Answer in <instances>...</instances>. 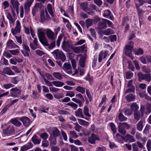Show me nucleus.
Returning <instances> with one entry per match:
<instances>
[{"label": "nucleus", "mask_w": 151, "mask_h": 151, "mask_svg": "<svg viewBox=\"0 0 151 151\" xmlns=\"http://www.w3.org/2000/svg\"><path fill=\"white\" fill-rule=\"evenodd\" d=\"M45 30L43 28L38 29V38L41 43L45 46H47L49 49H52L55 46V40L51 41L50 45L48 43L45 36Z\"/></svg>", "instance_id": "nucleus-1"}, {"label": "nucleus", "mask_w": 151, "mask_h": 151, "mask_svg": "<svg viewBox=\"0 0 151 151\" xmlns=\"http://www.w3.org/2000/svg\"><path fill=\"white\" fill-rule=\"evenodd\" d=\"M52 53L55 56L56 60L60 59L63 62L65 61V55L63 52L60 51L58 49L54 50Z\"/></svg>", "instance_id": "nucleus-2"}, {"label": "nucleus", "mask_w": 151, "mask_h": 151, "mask_svg": "<svg viewBox=\"0 0 151 151\" xmlns=\"http://www.w3.org/2000/svg\"><path fill=\"white\" fill-rule=\"evenodd\" d=\"M80 6L81 9L83 10L84 12H87L88 14L93 15L95 14L94 11L92 9L89 10V8L88 7V3L87 2H84L80 3Z\"/></svg>", "instance_id": "nucleus-3"}, {"label": "nucleus", "mask_w": 151, "mask_h": 151, "mask_svg": "<svg viewBox=\"0 0 151 151\" xmlns=\"http://www.w3.org/2000/svg\"><path fill=\"white\" fill-rule=\"evenodd\" d=\"M14 127L10 125L3 130L2 133L4 135H10L15 133Z\"/></svg>", "instance_id": "nucleus-4"}, {"label": "nucleus", "mask_w": 151, "mask_h": 151, "mask_svg": "<svg viewBox=\"0 0 151 151\" xmlns=\"http://www.w3.org/2000/svg\"><path fill=\"white\" fill-rule=\"evenodd\" d=\"M10 2L12 6H10L11 11L13 16H15L16 14L14 12L15 9L19 8V3L18 0H10Z\"/></svg>", "instance_id": "nucleus-5"}, {"label": "nucleus", "mask_w": 151, "mask_h": 151, "mask_svg": "<svg viewBox=\"0 0 151 151\" xmlns=\"http://www.w3.org/2000/svg\"><path fill=\"white\" fill-rule=\"evenodd\" d=\"M71 50L76 53H79L82 52H86L87 51V49L85 45L82 46L78 47H74L72 46Z\"/></svg>", "instance_id": "nucleus-6"}, {"label": "nucleus", "mask_w": 151, "mask_h": 151, "mask_svg": "<svg viewBox=\"0 0 151 151\" xmlns=\"http://www.w3.org/2000/svg\"><path fill=\"white\" fill-rule=\"evenodd\" d=\"M21 24L19 21L17 20L16 22V25L14 28L11 29V32L14 35H16L18 33H20L21 32Z\"/></svg>", "instance_id": "nucleus-7"}, {"label": "nucleus", "mask_w": 151, "mask_h": 151, "mask_svg": "<svg viewBox=\"0 0 151 151\" xmlns=\"http://www.w3.org/2000/svg\"><path fill=\"white\" fill-rule=\"evenodd\" d=\"M134 44L133 42L130 41L129 42V45L126 46L125 53L126 55H130L132 54Z\"/></svg>", "instance_id": "nucleus-8"}, {"label": "nucleus", "mask_w": 151, "mask_h": 151, "mask_svg": "<svg viewBox=\"0 0 151 151\" xmlns=\"http://www.w3.org/2000/svg\"><path fill=\"white\" fill-rule=\"evenodd\" d=\"M72 46L71 44H70L68 42L65 41H64L62 42V48L66 52H69L70 51V49H71Z\"/></svg>", "instance_id": "nucleus-9"}, {"label": "nucleus", "mask_w": 151, "mask_h": 151, "mask_svg": "<svg viewBox=\"0 0 151 151\" xmlns=\"http://www.w3.org/2000/svg\"><path fill=\"white\" fill-rule=\"evenodd\" d=\"M96 140L100 141V139L97 136L94 134H92L91 137L88 138V142L91 144H95Z\"/></svg>", "instance_id": "nucleus-10"}, {"label": "nucleus", "mask_w": 151, "mask_h": 151, "mask_svg": "<svg viewBox=\"0 0 151 151\" xmlns=\"http://www.w3.org/2000/svg\"><path fill=\"white\" fill-rule=\"evenodd\" d=\"M23 49L25 50L24 52L23 50H21L22 53L24 55L25 57L28 56L29 55V53L30 52V49L27 45H26L25 43H23L22 45Z\"/></svg>", "instance_id": "nucleus-11"}, {"label": "nucleus", "mask_w": 151, "mask_h": 151, "mask_svg": "<svg viewBox=\"0 0 151 151\" xmlns=\"http://www.w3.org/2000/svg\"><path fill=\"white\" fill-rule=\"evenodd\" d=\"M122 139L125 142H134L135 140L133 136L129 134H127L124 137L122 136Z\"/></svg>", "instance_id": "nucleus-12"}, {"label": "nucleus", "mask_w": 151, "mask_h": 151, "mask_svg": "<svg viewBox=\"0 0 151 151\" xmlns=\"http://www.w3.org/2000/svg\"><path fill=\"white\" fill-rule=\"evenodd\" d=\"M46 34L48 38L50 40H54L56 37L54 33L50 29H48L46 31Z\"/></svg>", "instance_id": "nucleus-13"}, {"label": "nucleus", "mask_w": 151, "mask_h": 151, "mask_svg": "<svg viewBox=\"0 0 151 151\" xmlns=\"http://www.w3.org/2000/svg\"><path fill=\"white\" fill-rule=\"evenodd\" d=\"M140 109L142 111V115L141 116V115L140 112L138 111L134 112V119H135V120H137V121H139L140 118L141 117L142 118L143 116V112L142 110L143 111H144V107L141 106Z\"/></svg>", "instance_id": "nucleus-14"}, {"label": "nucleus", "mask_w": 151, "mask_h": 151, "mask_svg": "<svg viewBox=\"0 0 151 151\" xmlns=\"http://www.w3.org/2000/svg\"><path fill=\"white\" fill-rule=\"evenodd\" d=\"M18 119L21 121L24 126L25 127H28L29 125V119L27 117H22L19 118Z\"/></svg>", "instance_id": "nucleus-15"}, {"label": "nucleus", "mask_w": 151, "mask_h": 151, "mask_svg": "<svg viewBox=\"0 0 151 151\" xmlns=\"http://www.w3.org/2000/svg\"><path fill=\"white\" fill-rule=\"evenodd\" d=\"M6 46L9 48H15L19 47V46L13 42V41L11 40H9L6 43Z\"/></svg>", "instance_id": "nucleus-16"}, {"label": "nucleus", "mask_w": 151, "mask_h": 151, "mask_svg": "<svg viewBox=\"0 0 151 151\" xmlns=\"http://www.w3.org/2000/svg\"><path fill=\"white\" fill-rule=\"evenodd\" d=\"M104 13L103 14V16L106 18H109V19H110L111 20L113 19V17L112 15H111V13L109 9L106 10L104 11Z\"/></svg>", "instance_id": "nucleus-17"}, {"label": "nucleus", "mask_w": 151, "mask_h": 151, "mask_svg": "<svg viewBox=\"0 0 151 151\" xmlns=\"http://www.w3.org/2000/svg\"><path fill=\"white\" fill-rule=\"evenodd\" d=\"M34 0H27L24 4V8L25 12H28Z\"/></svg>", "instance_id": "nucleus-18"}, {"label": "nucleus", "mask_w": 151, "mask_h": 151, "mask_svg": "<svg viewBox=\"0 0 151 151\" xmlns=\"http://www.w3.org/2000/svg\"><path fill=\"white\" fill-rule=\"evenodd\" d=\"M103 22H100L98 24V28L99 30L105 29L107 27V24L105 21L103 20Z\"/></svg>", "instance_id": "nucleus-19"}, {"label": "nucleus", "mask_w": 151, "mask_h": 151, "mask_svg": "<svg viewBox=\"0 0 151 151\" xmlns=\"http://www.w3.org/2000/svg\"><path fill=\"white\" fill-rule=\"evenodd\" d=\"M135 95L133 93H130L126 96V99L128 102L134 101L135 99Z\"/></svg>", "instance_id": "nucleus-20"}, {"label": "nucleus", "mask_w": 151, "mask_h": 151, "mask_svg": "<svg viewBox=\"0 0 151 151\" xmlns=\"http://www.w3.org/2000/svg\"><path fill=\"white\" fill-rule=\"evenodd\" d=\"M3 72L4 73L9 75H14L15 74L14 73L11 69L7 67L3 69Z\"/></svg>", "instance_id": "nucleus-21"}, {"label": "nucleus", "mask_w": 151, "mask_h": 151, "mask_svg": "<svg viewBox=\"0 0 151 151\" xmlns=\"http://www.w3.org/2000/svg\"><path fill=\"white\" fill-rule=\"evenodd\" d=\"M32 146L33 145L31 143L29 142L27 145L22 146L21 148V151H26L32 147Z\"/></svg>", "instance_id": "nucleus-22"}, {"label": "nucleus", "mask_w": 151, "mask_h": 151, "mask_svg": "<svg viewBox=\"0 0 151 151\" xmlns=\"http://www.w3.org/2000/svg\"><path fill=\"white\" fill-rule=\"evenodd\" d=\"M75 115L76 116L82 118H84V116L82 113V110L81 108H79L75 111Z\"/></svg>", "instance_id": "nucleus-23"}, {"label": "nucleus", "mask_w": 151, "mask_h": 151, "mask_svg": "<svg viewBox=\"0 0 151 151\" xmlns=\"http://www.w3.org/2000/svg\"><path fill=\"white\" fill-rule=\"evenodd\" d=\"M108 54L107 53V51H105L104 52H103V51H101L100 53L99 57L98 60L99 62H101L102 59V58L103 55H104V58H105L106 56L108 55Z\"/></svg>", "instance_id": "nucleus-24"}, {"label": "nucleus", "mask_w": 151, "mask_h": 151, "mask_svg": "<svg viewBox=\"0 0 151 151\" xmlns=\"http://www.w3.org/2000/svg\"><path fill=\"white\" fill-rule=\"evenodd\" d=\"M52 131V134L53 136L52 137H56L59 135L60 132L57 127L53 128Z\"/></svg>", "instance_id": "nucleus-25"}, {"label": "nucleus", "mask_w": 151, "mask_h": 151, "mask_svg": "<svg viewBox=\"0 0 151 151\" xmlns=\"http://www.w3.org/2000/svg\"><path fill=\"white\" fill-rule=\"evenodd\" d=\"M84 57H82L79 60L80 66L82 68H84L85 65V62L86 58V55H84Z\"/></svg>", "instance_id": "nucleus-26"}, {"label": "nucleus", "mask_w": 151, "mask_h": 151, "mask_svg": "<svg viewBox=\"0 0 151 151\" xmlns=\"http://www.w3.org/2000/svg\"><path fill=\"white\" fill-rule=\"evenodd\" d=\"M130 109L131 111L134 112L137 111L139 107L136 103H133L131 105Z\"/></svg>", "instance_id": "nucleus-27"}, {"label": "nucleus", "mask_w": 151, "mask_h": 151, "mask_svg": "<svg viewBox=\"0 0 151 151\" xmlns=\"http://www.w3.org/2000/svg\"><path fill=\"white\" fill-rule=\"evenodd\" d=\"M143 121L140 120L136 124L137 129L138 131H141L142 130L143 127Z\"/></svg>", "instance_id": "nucleus-28"}, {"label": "nucleus", "mask_w": 151, "mask_h": 151, "mask_svg": "<svg viewBox=\"0 0 151 151\" xmlns=\"http://www.w3.org/2000/svg\"><path fill=\"white\" fill-rule=\"evenodd\" d=\"M11 122L16 127H19L22 124L21 123L16 119H12L10 120Z\"/></svg>", "instance_id": "nucleus-29"}, {"label": "nucleus", "mask_w": 151, "mask_h": 151, "mask_svg": "<svg viewBox=\"0 0 151 151\" xmlns=\"http://www.w3.org/2000/svg\"><path fill=\"white\" fill-rule=\"evenodd\" d=\"M53 76L58 80H61L63 78L62 74L59 72H54L52 73Z\"/></svg>", "instance_id": "nucleus-30"}, {"label": "nucleus", "mask_w": 151, "mask_h": 151, "mask_svg": "<svg viewBox=\"0 0 151 151\" xmlns=\"http://www.w3.org/2000/svg\"><path fill=\"white\" fill-rule=\"evenodd\" d=\"M49 140L50 142V146L56 145L57 141L55 137H53L51 136L49 139Z\"/></svg>", "instance_id": "nucleus-31"}, {"label": "nucleus", "mask_w": 151, "mask_h": 151, "mask_svg": "<svg viewBox=\"0 0 151 151\" xmlns=\"http://www.w3.org/2000/svg\"><path fill=\"white\" fill-rule=\"evenodd\" d=\"M52 83L54 86L57 87H61L64 85L63 83L60 81H53Z\"/></svg>", "instance_id": "nucleus-32"}, {"label": "nucleus", "mask_w": 151, "mask_h": 151, "mask_svg": "<svg viewBox=\"0 0 151 151\" xmlns=\"http://www.w3.org/2000/svg\"><path fill=\"white\" fill-rule=\"evenodd\" d=\"M7 18L9 20V22L12 24H14L15 21V19L13 18L10 12H8L7 15Z\"/></svg>", "instance_id": "nucleus-33"}, {"label": "nucleus", "mask_w": 151, "mask_h": 151, "mask_svg": "<svg viewBox=\"0 0 151 151\" xmlns=\"http://www.w3.org/2000/svg\"><path fill=\"white\" fill-rule=\"evenodd\" d=\"M33 44L30 43L29 46L32 49L35 50L37 48V39H35L33 40Z\"/></svg>", "instance_id": "nucleus-34"}, {"label": "nucleus", "mask_w": 151, "mask_h": 151, "mask_svg": "<svg viewBox=\"0 0 151 151\" xmlns=\"http://www.w3.org/2000/svg\"><path fill=\"white\" fill-rule=\"evenodd\" d=\"M62 68L65 71H68L71 69V66L70 63H65L64 64Z\"/></svg>", "instance_id": "nucleus-35"}, {"label": "nucleus", "mask_w": 151, "mask_h": 151, "mask_svg": "<svg viewBox=\"0 0 151 151\" xmlns=\"http://www.w3.org/2000/svg\"><path fill=\"white\" fill-rule=\"evenodd\" d=\"M69 141L70 143H74L75 145H82V143L78 139L73 140L72 138H69Z\"/></svg>", "instance_id": "nucleus-36"}, {"label": "nucleus", "mask_w": 151, "mask_h": 151, "mask_svg": "<svg viewBox=\"0 0 151 151\" xmlns=\"http://www.w3.org/2000/svg\"><path fill=\"white\" fill-rule=\"evenodd\" d=\"M118 132L121 134L122 135H125L127 133V131L125 129L122 127V126H119V125L118 126Z\"/></svg>", "instance_id": "nucleus-37"}, {"label": "nucleus", "mask_w": 151, "mask_h": 151, "mask_svg": "<svg viewBox=\"0 0 151 151\" xmlns=\"http://www.w3.org/2000/svg\"><path fill=\"white\" fill-rule=\"evenodd\" d=\"M83 112L86 116L88 117L91 116V115L89 113L88 108L87 106H84L83 108Z\"/></svg>", "instance_id": "nucleus-38"}, {"label": "nucleus", "mask_w": 151, "mask_h": 151, "mask_svg": "<svg viewBox=\"0 0 151 151\" xmlns=\"http://www.w3.org/2000/svg\"><path fill=\"white\" fill-rule=\"evenodd\" d=\"M69 138L76 139L78 137V136L74 131H70L69 132Z\"/></svg>", "instance_id": "nucleus-39"}, {"label": "nucleus", "mask_w": 151, "mask_h": 151, "mask_svg": "<svg viewBox=\"0 0 151 151\" xmlns=\"http://www.w3.org/2000/svg\"><path fill=\"white\" fill-rule=\"evenodd\" d=\"M40 16V22L42 23H44L46 20L45 15V12L44 10H42L41 11Z\"/></svg>", "instance_id": "nucleus-40"}, {"label": "nucleus", "mask_w": 151, "mask_h": 151, "mask_svg": "<svg viewBox=\"0 0 151 151\" xmlns=\"http://www.w3.org/2000/svg\"><path fill=\"white\" fill-rule=\"evenodd\" d=\"M123 111L124 112V114L125 115L129 116L132 114V112L130 109L128 108H124L123 109Z\"/></svg>", "instance_id": "nucleus-41"}, {"label": "nucleus", "mask_w": 151, "mask_h": 151, "mask_svg": "<svg viewBox=\"0 0 151 151\" xmlns=\"http://www.w3.org/2000/svg\"><path fill=\"white\" fill-rule=\"evenodd\" d=\"M78 120L79 124L81 125L84 126H87L89 124V123L85 120L80 119H78Z\"/></svg>", "instance_id": "nucleus-42"}, {"label": "nucleus", "mask_w": 151, "mask_h": 151, "mask_svg": "<svg viewBox=\"0 0 151 151\" xmlns=\"http://www.w3.org/2000/svg\"><path fill=\"white\" fill-rule=\"evenodd\" d=\"M119 125L122 127L123 128H124L126 129H128L131 128L130 125L128 124L126 122L120 123Z\"/></svg>", "instance_id": "nucleus-43"}, {"label": "nucleus", "mask_w": 151, "mask_h": 151, "mask_svg": "<svg viewBox=\"0 0 151 151\" xmlns=\"http://www.w3.org/2000/svg\"><path fill=\"white\" fill-rule=\"evenodd\" d=\"M150 125L147 124L143 131V133L146 135L148 136L149 134V129H150Z\"/></svg>", "instance_id": "nucleus-44"}, {"label": "nucleus", "mask_w": 151, "mask_h": 151, "mask_svg": "<svg viewBox=\"0 0 151 151\" xmlns=\"http://www.w3.org/2000/svg\"><path fill=\"white\" fill-rule=\"evenodd\" d=\"M47 8L49 13L51 16L52 17H54V15L52 11L51 5L50 4H48L47 5Z\"/></svg>", "instance_id": "nucleus-45"}, {"label": "nucleus", "mask_w": 151, "mask_h": 151, "mask_svg": "<svg viewBox=\"0 0 151 151\" xmlns=\"http://www.w3.org/2000/svg\"><path fill=\"white\" fill-rule=\"evenodd\" d=\"M66 105L71 106L74 110L76 109L78 107V105L72 102L68 103Z\"/></svg>", "instance_id": "nucleus-46"}, {"label": "nucleus", "mask_w": 151, "mask_h": 151, "mask_svg": "<svg viewBox=\"0 0 151 151\" xmlns=\"http://www.w3.org/2000/svg\"><path fill=\"white\" fill-rule=\"evenodd\" d=\"M118 118L119 121L121 122L126 121L127 119V118L125 117L122 113H120L119 114Z\"/></svg>", "instance_id": "nucleus-47"}, {"label": "nucleus", "mask_w": 151, "mask_h": 151, "mask_svg": "<svg viewBox=\"0 0 151 151\" xmlns=\"http://www.w3.org/2000/svg\"><path fill=\"white\" fill-rule=\"evenodd\" d=\"M114 32L113 30L110 28L107 29L104 32V34L107 35L114 34Z\"/></svg>", "instance_id": "nucleus-48"}, {"label": "nucleus", "mask_w": 151, "mask_h": 151, "mask_svg": "<svg viewBox=\"0 0 151 151\" xmlns=\"http://www.w3.org/2000/svg\"><path fill=\"white\" fill-rule=\"evenodd\" d=\"M9 52L11 54L14 55H17L19 52V50L18 49H16L14 50H9Z\"/></svg>", "instance_id": "nucleus-49"}, {"label": "nucleus", "mask_w": 151, "mask_h": 151, "mask_svg": "<svg viewBox=\"0 0 151 151\" xmlns=\"http://www.w3.org/2000/svg\"><path fill=\"white\" fill-rule=\"evenodd\" d=\"M38 12V4L36 3L32 9V13L33 16H35Z\"/></svg>", "instance_id": "nucleus-50"}, {"label": "nucleus", "mask_w": 151, "mask_h": 151, "mask_svg": "<svg viewBox=\"0 0 151 151\" xmlns=\"http://www.w3.org/2000/svg\"><path fill=\"white\" fill-rule=\"evenodd\" d=\"M133 74L131 71H129L126 73V78L127 79L131 78L133 76Z\"/></svg>", "instance_id": "nucleus-51"}, {"label": "nucleus", "mask_w": 151, "mask_h": 151, "mask_svg": "<svg viewBox=\"0 0 151 151\" xmlns=\"http://www.w3.org/2000/svg\"><path fill=\"white\" fill-rule=\"evenodd\" d=\"M76 90L82 93H84L85 92V89L83 88L80 86H78L76 89Z\"/></svg>", "instance_id": "nucleus-52"}, {"label": "nucleus", "mask_w": 151, "mask_h": 151, "mask_svg": "<svg viewBox=\"0 0 151 151\" xmlns=\"http://www.w3.org/2000/svg\"><path fill=\"white\" fill-rule=\"evenodd\" d=\"M130 88L128 89L125 92V94L128 93H134L135 91L134 87H130Z\"/></svg>", "instance_id": "nucleus-53"}, {"label": "nucleus", "mask_w": 151, "mask_h": 151, "mask_svg": "<svg viewBox=\"0 0 151 151\" xmlns=\"http://www.w3.org/2000/svg\"><path fill=\"white\" fill-rule=\"evenodd\" d=\"M10 91L15 93L17 92L19 94H20L21 93V89L18 88L17 87L12 88Z\"/></svg>", "instance_id": "nucleus-54"}, {"label": "nucleus", "mask_w": 151, "mask_h": 151, "mask_svg": "<svg viewBox=\"0 0 151 151\" xmlns=\"http://www.w3.org/2000/svg\"><path fill=\"white\" fill-rule=\"evenodd\" d=\"M75 125L74 127L75 129L78 132H79L82 127L79 125L77 122H76L73 124Z\"/></svg>", "instance_id": "nucleus-55"}, {"label": "nucleus", "mask_w": 151, "mask_h": 151, "mask_svg": "<svg viewBox=\"0 0 151 151\" xmlns=\"http://www.w3.org/2000/svg\"><path fill=\"white\" fill-rule=\"evenodd\" d=\"M110 127L113 131V133L115 134L116 132V129L115 124L113 123H111L110 124Z\"/></svg>", "instance_id": "nucleus-56"}, {"label": "nucleus", "mask_w": 151, "mask_h": 151, "mask_svg": "<svg viewBox=\"0 0 151 151\" xmlns=\"http://www.w3.org/2000/svg\"><path fill=\"white\" fill-rule=\"evenodd\" d=\"M86 26L87 28H88L92 24V22L91 19H88L86 21Z\"/></svg>", "instance_id": "nucleus-57"}, {"label": "nucleus", "mask_w": 151, "mask_h": 151, "mask_svg": "<svg viewBox=\"0 0 151 151\" xmlns=\"http://www.w3.org/2000/svg\"><path fill=\"white\" fill-rule=\"evenodd\" d=\"M143 80H145L148 82H150L151 80V76L148 74H145Z\"/></svg>", "instance_id": "nucleus-58"}, {"label": "nucleus", "mask_w": 151, "mask_h": 151, "mask_svg": "<svg viewBox=\"0 0 151 151\" xmlns=\"http://www.w3.org/2000/svg\"><path fill=\"white\" fill-rule=\"evenodd\" d=\"M32 140L33 142L35 144H38V138L37 136L35 134L32 138Z\"/></svg>", "instance_id": "nucleus-59"}, {"label": "nucleus", "mask_w": 151, "mask_h": 151, "mask_svg": "<svg viewBox=\"0 0 151 151\" xmlns=\"http://www.w3.org/2000/svg\"><path fill=\"white\" fill-rule=\"evenodd\" d=\"M137 75L138 76L139 81H141L144 79L145 74H143L141 72H139Z\"/></svg>", "instance_id": "nucleus-60"}, {"label": "nucleus", "mask_w": 151, "mask_h": 151, "mask_svg": "<svg viewBox=\"0 0 151 151\" xmlns=\"http://www.w3.org/2000/svg\"><path fill=\"white\" fill-rule=\"evenodd\" d=\"M127 63L129 65V68L132 71H134V68L131 62L130 61H127Z\"/></svg>", "instance_id": "nucleus-61"}, {"label": "nucleus", "mask_w": 151, "mask_h": 151, "mask_svg": "<svg viewBox=\"0 0 151 151\" xmlns=\"http://www.w3.org/2000/svg\"><path fill=\"white\" fill-rule=\"evenodd\" d=\"M14 85L12 84L8 83L3 85V87L6 89H8L11 88L13 87Z\"/></svg>", "instance_id": "nucleus-62"}, {"label": "nucleus", "mask_w": 151, "mask_h": 151, "mask_svg": "<svg viewBox=\"0 0 151 151\" xmlns=\"http://www.w3.org/2000/svg\"><path fill=\"white\" fill-rule=\"evenodd\" d=\"M147 147L148 151H150L151 149V140L149 139L148 140L147 144Z\"/></svg>", "instance_id": "nucleus-63"}, {"label": "nucleus", "mask_w": 151, "mask_h": 151, "mask_svg": "<svg viewBox=\"0 0 151 151\" xmlns=\"http://www.w3.org/2000/svg\"><path fill=\"white\" fill-rule=\"evenodd\" d=\"M44 75L48 80H54L55 79L50 74L46 73Z\"/></svg>", "instance_id": "nucleus-64"}]
</instances>
